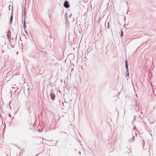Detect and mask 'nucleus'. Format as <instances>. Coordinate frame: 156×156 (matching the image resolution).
I'll return each mask as SVG.
<instances>
[{"label":"nucleus","instance_id":"obj_2","mask_svg":"<svg viewBox=\"0 0 156 156\" xmlns=\"http://www.w3.org/2000/svg\"><path fill=\"white\" fill-rule=\"evenodd\" d=\"M63 6L66 8H68L70 7L69 2L67 1H65L63 4Z\"/></svg>","mask_w":156,"mask_h":156},{"label":"nucleus","instance_id":"obj_5","mask_svg":"<svg viewBox=\"0 0 156 156\" xmlns=\"http://www.w3.org/2000/svg\"><path fill=\"white\" fill-rule=\"evenodd\" d=\"M26 23L25 21V20H24V24L23 26V27L24 29V30H25V29H26Z\"/></svg>","mask_w":156,"mask_h":156},{"label":"nucleus","instance_id":"obj_22","mask_svg":"<svg viewBox=\"0 0 156 156\" xmlns=\"http://www.w3.org/2000/svg\"><path fill=\"white\" fill-rule=\"evenodd\" d=\"M79 153L80 154H81V152L80 151H79Z\"/></svg>","mask_w":156,"mask_h":156},{"label":"nucleus","instance_id":"obj_6","mask_svg":"<svg viewBox=\"0 0 156 156\" xmlns=\"http://www.w3.org/2000/svg\"><path fill=\"white\" fill-rule=\"evenodd\" d=\"M13 13H12V15L10 16V23H12V20H13V16H12Z\"/></svg>","mask_w":156,"mask_h":156},{"label":"nucleus","instance_id":"obj_7","mask_svg":"<svg viewBox=\"0 0 156 156\" xmlns=\"http://www.w3.org/2000/svg\"><path fill=\"white\" fill-rule=\"evenodd\" d=\"M123 36V32L122 29L121 30L120 36L121 37H122Z\"/></svg>","mask_w":156,"mask_h":156},{"label":"nucleus","instance_id":"obj_25","mask_svg":"<svg viewBox=\"0 0 156 156\" xmlns=\"http://www.w3.org/2000/svg\"><path fill=\"white\" fill-rule=\"evenodd\" d=\"M3 37L4 38H5V37L4 36H3Z\"/></svg>","mask_w":156,"mask_h":156},{"label":"nucleus","instance_id":"obj_26","mask_svg":"<svg viewBox=\"0 0 156 156\" xmlns=\"http://www.w3.org/2000/svg\"><path fill=\"white\" fill-rule=\"evenodd\" d=\"M18 52H17V54H18Z\"/></svg>","mask_w":156,"mask_h":156},{"label":"nucleus","instance_id":"obj_3","mask_svg":"<svg viewBox=\"0 0 156 156\" xmlns=\"http://www.w3.org/2000/svg\"><path fill=\"white\" fill-rule=\"evenodd\" d=\"M125 66L126 69V72H127V74L126 76H129V73L128 72V61H126V60L125 61Z\"/></svg>","mask_w":156,"mask_h":156},{"label":"nucleus","instance_id":"obj_14","mask_svg":"<svg viewBox=\"0 0 156 156\" xmlns=\"http://www.w3.org/2000/svg\"><path fill=\"white\" fill-rule=\"evenodd\" d=\"M37 68V66L35 65H34V66H33V67H32L33 68H34L35 69H36V68Z\"/></svg>","mask_w":156,"mask_h":156},{"label":"nucleus","instance_id":"obj_1","mask_svg":"<svg viewBox=\"0 0 156 156\" xmlns=\"http://www.w3.org/2000/svg\"><path fill=\"white\" fill-rule=\"evenodd\" d=\"M50 96L51 97V99L53 101L55 100V95L54 94L53 90L51 89V93L50 94Z\"/></svg>","mask_w":156,"mask_h":156},{"label":"nucleus","instance_id":"obj_11","mask_svg":"<svg viewBox=\"0 0 156 156\" xmlns=\"http://www.w3.org/2000/svg\"><path fill=\"white\" fill-rule=\"evenodd\" d=\"M134 136H132V139L131 140H130L129 142H133V140H134Z\"/></svg>","mask_w":156,"mask_h":156},{"label":"nucleus","instance_id":"obj_13","mask_svg":"<svg viewBox=\"0 0 156 156\" xmlns=\"http://www.w3.org/2000/svg\"><path fill=\"white\" fill-rule=\"evenodd\" d=\"M8 34L9 35H11V32L10 30H9V31H8L7 34Z\"/></svg>","mask_w":156,"mask_h":156},{"label":"nucleus","instance_id":"obj_12","mask_svg":"<svg viewBox=\"0 0 156 156\" xmlns=\"http://www.w3.org/2000/svg\"><path fill=\"white\" fill-rule=\"evenodd\" d=\"M66 13L65 14V15H66V16L65 17V21H66V23H67V22H68V21H67V17H66Z\"/></svg>","mask_w":156,"mask_h":156},{"label":"nucleus","instance_id":"obj_19","mask_svg":"<svg viewBox=\"0 0 156 156\" xmlns=\"http://www.w3.org/2000/svg\"><path fill=\"white\" fill-rule=\"evenodd\" d=\"M9 116L10 117H11V115H10V114H9Z\"/></svg>","mask_w":156,"mask_h":156},{"label":"nucleus","instance_id":"obj_24","mask_svg":"<svg viewBox=\"0 0 156 156\" xmlns=\"http://www.w3.org/2000/svg\"><path fill=\"white\" fill-rule=\"evenodd\" d=\"M35 156H38V155L37 154Z\"/></svg>","mask_w":156,"mask_h":156},{"label":"nucleus","instance_id":"obj_29","mask_svg":"<svg viewBox=\"0 0 156 156\" xmlns=\"http://www.w3.org/2000/svg\"><path fill=\"white\" fill-rule=\"evenodd\" d=\"M126 78L127 79V76H126Z\"/></svg>","mask_w":156,"mask_h":156},{"label":"nucleus","instance_id":"obj_10","mask_svg":"<svg viewBox=\"0 0 156 156\" xmlns=\"http://www.w3.org/2000/svg\"><path fill=\"white\" fill-rule=\"evenodd\" d=\"M64 134H67V133L66 132H64L62 131L60 133V134L61 135H62Z\"/></svg>","mask_w":156,"mask_h":156},{"label":"nucleus","instance_id":"obj_4","mask_svg":"<svg viewBox=\"0 0 156 156\" xmlns=\"http://www.w3.org/2000/svg\"><path fill=\"white\" fill-rule=\"evenodd\" d=\"M7 36L8 37V38L9 40V42L10 43V41H11V35H9L8 34H7Z\"/></svg>","mask_w":156,"mask_h":156},{"label":"nucleus","instance_id":"obj_21","mask_svg":"<svg viewBox=\"0 0 156 156\" xmlns=\"http://www.w3.org/2000/svg\"><path fill=\"white\" fill-rule=\"evenodd\" d=\"M26 15V13H25V12H24V15Z\"/></svg>","mask_w":156,"mask_h":156},{"label":"nucleus","instance_id":"obj_15","mask_svg":"<svg viewBox=\"0 0 156 156\" xmlns=\"http://www.w3.org/2000/svg\"><path fill=\"white\" fill-rule=\"evenodd\" d=\"M29 103L30 104V105H32L33 104V103L31 101H29Z\"/></svg>","mask_w":156,"mask_h":156},{"label":"nucleus","instance_id":"obj_9","mask_svg":"<svg viewBox=\"0 0 156 156\" xmlns=\"http://www.w3.org/2000/svg\"><path fill=\"white\" fill-rule=\"evenodd\" d=\"M47 33L46 34H45V33H44V34L46 36H50V33H49V30H48V31H47Z\"/></svg>","mask_w":156,"mask_h":156},{"label":"nucleus","instance_id":"obj_16","mask_svg":"<svg viewBox=\"0 0 156 156\" xmlns=\"http://www.w3.org/2000/svg\"><path fill=\"white\" fill-rule=\"evenodd\" d=\"M24 31H25V32L26 33V34L28 35V32L27 30H26V29H25V30H24Z\"/></svg>","mask_w":156,"mask_h":156},{"label":"nucleus","instance_id":"obj_23","mask_svg":"<svg viewBox=\"0 0 156 156\" xmlns=\"http://www.w3.org/2000/svg\"><path fill=\"white\" fill-rule=\"evenodd\" d=\"M146 119H147V120H149L148 119H147V118H146Z\"/></svg>","mask_w":156,"mask_h":156},{"label":"nucleus","instance_id":"obj_27","mask_svg":"<svg viewBox=\"0 0 156 156\" xmlns=\"http://www.w3.org/2000/svg\"><path fill=\"white\" fill-rule=\"evenodd\" d=\"M41 51H42V50H41Z\"/></svg>","mask_w":156,"mask_h":156},{"label":"nucleus","instance_id":"obj_28","mask_svg":"<svg viewBox=\"0 0 156 156\" xmlns=\"http://www.w3.org/2000/svg\"><path fill=\"white\" fill-rule=\"evenodd\" d=\"M126 78L127 79V76H126Z\"/></svg>","mask_w":156,"mask_h":156},{"label":"nucleus","instance_id":"obj_20","mask_svg":"<svg viewBox=\"0 0 156 156\" xmlns=\"http://www.w3.org/2000/svg\"><path fill=\"white\" fill-rule=\"evenodd\" d=\"M25 18H26V15H24V19H25Z\"/></svg>","mask_w":156,"mask_h":156},{"label":"nucleus","instance_id":"obj_8","mask_svg":"<svg viewBox=\"0 0 156 156\" xmlns=\"http://www.w3.org/2000/svg\"><path fill=\"white\" fill-rule=\"evenodd\" d=\"M105 27L107 28V29H108V28L109 27V22L106 25V24H105Z\"/></svg>","mask_w":156,"mask_h":156},{"label":"nucleus","instance_id":"obj_17","mask_svg":"<svg viewBox=\"0 0 156 156\" xmlns=\"http://www.w3.org/2000/svg\"><path fill=\"white\" fill-rule=\"evenodd\" d=\"M153 108L154 109H155L156 108V105H154V107H153Z\"/></svg>","mask_w":156,"mask_h":156},{"label":"nucleus","instance_id":"obj_18","mask_svg":"<svg viewBox=\"0 0 156 156\" xmlns=\"http://www.w3.org/2000/svg\"><path fill=\"white\" fill-rule=\"evenodd\" d=\"M72 16V14L71 13L70 14V15L69 16V17H70Z\"/></svg>","mask_w":156,"mask_h":156}]
</instances>
